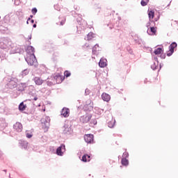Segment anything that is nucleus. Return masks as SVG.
I'll return each instance as SVG.
<instances>
[{
  "label": "nucleus",
  "mask_w": 178,
  "mask_h": 178,
  "mask_svg": "<svg viewBox=\"0 0 178 178\" xmlns=\"http://www.w3.org/2000/svg\"><path fill=\"white\" fill-rule=\"evenodd\" d=\"M25 60L27 62L28 65H30L31 66L35 67L38 65V63L37 62V58H35L34 54H28Z\"/></svg>",
  "instance_id": "f257e3e1"
},
{
  "label": "nucleus",
  "mask_w": 178,
  "mask_h": 178,
  "mask_svg": "<svg viewBox=\"0 0 178 178\" xmlns=\"http://www.w3.org/2000/svg\"><path fill=\"white\" fill-rule=\"evenodd\" d=\"M51 121V119L48 116H44L40 122L42 123V127L44 130H48L49 129V122Z\"/></svg>",
  "instance_id": "f03ea898"
},
{
  "label": "nucleus",
  "mask_w": 178,
  "mask_h": 178,
  "mask_svg": "<svg viewBox=\"0 0 178 178\" xmlns=\"http://www.w3.org/2000/svg\"><path fill=\"white\" fill-rule=\"evenodd\" d=\"M177 47V44L176 42H172L171 45L169 47V51L167 53L168 56H171V55L175 52V48Z\"/></svg>",
  "instance_id": "7ed1b4c3"
},
{
  "label": "nucleus",
  "mask_w": 178,
  "mask_h": 178,
  "mask_svg": "<svg viewBox=\"0 0 178 178\" xmlns=\"http://www.w3.org/2000/svg\"><path fill=\"white\" fill-rule=\"evenodd\" d=\"M84 140L86 143H88V144H91V143L94 141V135L92 134L85 135Z\"/></svg>",
  "instance_id": "20e7f679"
},
{
  "label": "nucleus",
  "mask_w": 178,
  "mask_h": 178,
  "mask_svg": "<svg viewBox=\"0 0 178 178\" xmlns=\"http://www.w3.org/2000/svg\"><path fill=\"white\" fill-rule=\"evenodd\" d=\"M90 119H91V115H83L81 117L80 122H81V123H88Z\"/></svg>",
  "instance_id": "39448f33"
},
{
  "label": "nucleus",
  "mask_w": 178,
  "mask_h": 178,
  "mask_svg": "<svg viewBox=\"0 0 178 178\" xmlns=\"http://www.w3.org/2000/svg\"><path fill=\"white\" fill-rule=\"evenodd\" d=\"M14 129H15L18 133H20L23 130V125L20 122H16L13 126Z\"/></svg>",
  "instance_id": "423d86ee"
},
{
  "label": "nucleus",
  "mask_w": 178,
  "mask_h": 178,
  "mask_svg": "<svg viewBox=\"0 0 178 178\" xmlns=\"http://www.w3.org/2000/svg\"><path fill=\"white\" fill-rule=\"evenodd\" d=\"M69 113H70V110L67 108H63L61 111V115L64 118H67L69 116Z\"/></svg>",
  "instance_id": "0eeeda50"
},
{
  "label": "nucleus",
  "mask_w": 178,
  "mask_h": 178,
  "mask_svg": "<svg viewBox=\"0 0 178 178\" xmlns=\"http://www.w3.org/2000/svg\"><path fill=\"white\" fill-rule=\"evenodd\" d=\"M99 47V46L98 44H95L92 49V54H93L92 58H95V56H97L99 54L98 50H97V49H98Z\"/></svg>",
  "instance_id": "6e6552de"
},
{
  "label": "nucleus",
  "mask_w": 178,
  "mask_h": 178,
  "mask_svg": "<svg viewBox=\"0 0 178 178\" xmlns=\"http://www.w3.org/2000/svg\"><path fill=\"white\" fill-rule=\"evenodd\" d=\"M63 149H65V145H61V146L58 147L56 149L57 155L62 156V155H63V152H62Z\"/></svg>",
  "instance_id": "1a4fd4ad"
},
{
  "label": "nucleus",
  "mask_w": 178,
  "mask_h": 178,
  "mask_svg": "<svg viewBox=\"0 0 178 178\" xmlns=\"http://www.w3.org/2000/svg\"><path fill=\"white\" fill-rule=\"evenodd\" d=\"M102 98L103 101H106V102H108V101L111 100V95L106 94V93H103L102 95Z\"/></svg>",
  "instance_id": "9d476101"
},
{
  "label": "nucleus",
  "mask_w": 178,
  "mask_h": 178,
  "mask_svg": "<svg viewBox=\"0 0 178 178\" xmlns=\"http://www.w3.org/2000/svg\"><path fill=\"white\" fill-rule=\"evenodd\" d=\"M106 59L105 58H102L100 59V61L99 63V67H106Z\"/></svg>",
  "instance_id": "9b49d317"
},
{
  "label": "nucleus",
  "mask_w": 178,
  "mask_h": 178,
  "mask_svg": "<svg viewBox=\"0 0 178 178\" xmlns=\"http://www.w3.org/2000/svg\"><path fill=\"white\" fill-rule=\"evenodd\" d=\"M34 81L37 86H41V84L44 83V81L41 79L40 77H35Z\"/></svg>",
  "instance_id": "f8f14e48"
},
{
  "label": "nucleus",
  "mask_w": 178,
  "mask_h": 178,
  "mask_svg": "<svg viewBox=\"0 0 178 178\" xmlns=\"http://www.w3.org/2000/svg\"><path fill=\"white\" fill-rule=\"evenodd\" d=\"M92 38H94V33L90 32L88 34L87 37L85 38V40H86L87 41H90V40H92Z\"/></svg>",
  "instance_id": "ddd939ff"
},
{
  "label": "nucleus",
  "mask_w": 178,
  "mask_h": 178,
  "mask_svg": "<svg viewBox=\"0 0 178 178\" xmlns=\"http://www.w3.org/2000/svg\"><path fill=\"white\" fill-rule=\"evenodd\" d=\"M27 55L28 54H34V47L29 46L26 49Z\"/></svg>",
  "instance_id": "4468645a"
},
{
  "label": "nucleus",
  "mask_w": 178,
  "mask_h": 178,
  "mask_svg": "<svg viewBox=\"0 0 178 178\" xmlns=\"http://www.w3.org/2000/svg\"><path fill=\"white\" fill-rule=\"evenodd\" d=\"M163 50L162 49V48H157L154 51L155 55H161V54L163 53Z\"/></svg>",
  "instance_id": "2eb2a0df"
},
{
  "label": "nucleus",
  "mask_w": 178,
  "mask_h": 178,
  "mask_svg": "<svg viewBox=\"0 0 178 178\" xmlns=\"http://www.w3.org/2000/svg\"><path fill=\"white\" fill-rule=\"evenodd\" d=\"M19 111H24L26 109V105H24V103L22 102L19 106Z\"/></svg>",
  "instance_id": "dca6fc26"
},
{
  "label": "nucleus",
  "mask_w": 178,
  "mask_h": 178,
  "mask_svg": "<svg viewBox=\"0 0 178 178\" xmlns=\"http://www.w3.org/2000/svg\"><path fill=\"white\" fill-rule=\"evenodd\" d=\"M122 164L124 165V166H127V165H129V160L126 159H122Z\"/></svg>",
  "instance_id": "f3484780"
},
{
  "label": "nucleus",
  "mask_w": 178,
  "mask_h": 178,
  "mask_svg": "<svg viewBox=\"0 0 178 178\" xmlns=\"http://www.w3.org/2000/svg\"><path fill=\"white\" fill-rule=\"evenodd\" d=\"M154 15L155 13H154V11L152 10L149 11L148 13L149 19H154Z\"/></svg>",
  "instance_id": "a211bd4d"
},
{
  "label": "nucleus",
  "mask_w": 178,
  "mask_h": 178,
  "mask_svg": "<svg viewBox=\"0 0 178 178\" xmlns=\"http://www.w3.org/2000/svg\"><path fill=\"white\" fill-rule=\"evenodd\" d=\"M30 72L29 70H24V71H22V76H27V74H29V73Z\"/></svg>",
  "instance_id": "6ab92c4d"
},
{
  "label": "nucleus",
  "mask_w": 178,
  "mask_h": 178,
  "mask_svg": "<svg viewBox=\"0 0 178 178\" xmlns=\"http://www.w3.org/2000/svg\"><path fill=\"white\" fill-rule=\"evenodd\" d=\"M87 158L90 159V156L88 155H83L82 157V161L83 162H87L88 160L87 159Z\"/></svg>",
  "instance_id": "aec40b11"
},
{
  "label": "nucleus",
  "mask_w": 178,
  "mask_h": 178,
  "mask_svg": "<svg viewBox=\"0 0 178 178\" xmlns=\"http://www.w3.org/2000/svg\"><path fill=\"white\" fill-rule=\"evenodd\" d=\"M115 120L114 121H111L110 122H108V127H110V129H112V127H113V126H115Z\"/></svg>",
  "instance_id": "412c9836"
},
{
  "label": "nucleus",
  "mask_w": 178,
  "mask_h": 178,
  "mask_svg": "<svg viewBox=\"0 0 178 178\" xmlns=\"http://www.w3.org/2000/svg\"><path fill=\"white\" fill-rule=\"evenodd\" d=\"M148 1L149 0H142L140 3L142 6H146L147 3H148Z\"/></svg>",
  "instance_id": "4be33fe9"
},
{
  "label": "nucleus",
  "mask_w": 178,
  "mask_h": 178,
  "mask_svg": "<svg viewBox=\"0 0 178 178\" xmlns=\"http://www.w3.org/2000/svg\"><path fill=\"white\" fill-rule=\"evenodd\" d=\"M28 143L26 141H23L22 142V147H24V148L26 149V148H27V145H28Z\"/></svg>",
  "instance_id": "5701e85b"
},
{
  "label": "nucleus",
  "mask_w": 178,
  "mask_h": 178,
  "mask_svg": "<svg viewBox=\"0 0 178 178\" xmlns=\"http://www.w3.org/2000/svg\"><path fill=\"white\" fill-rule=\"evenodd\" d=\"M70 72H69V71H65L64 72V75L65 76V77H70Z\"/></svg>",
  "instance_id": "b1692460"
},
{
  "label": "nucleus",
  "mask_w": 178,
  "mask_h": 178,
  "mask_svg": "<svg viewBox=\"0 0 178 178\" xmlns=\"http://www.w3.org/2000/svg\"><path fill=\"white\" fill-rule=\"evenodd\" d=\"M21 86H22V88L19 89V91H23V90H24V88H26L27 85L26 83H21Z\"/></svg>",
  "instance_id": "393cba45"
},
{
  "label": "nucleus",
  "mask_w": 178,
  "mask_h": 178,
  "mask_svg": "<svg viewBox=\"0 0 178 178\" xmlns=\"http://www.w3.org/2000/svg\"><path fill=\"white\" fill-rule=\"evenodd\" d=\"M150 31H151V33H153V34H155V33H156V29H155L154 27H151Z\"/></svg>",
  "instance_id": "a878e982"
},
{
  "label": "nucleus",
  "mask_w": 178,
  "mask_h": 178,
  "mask_svg": "<svg viewBox=\"0 0 178 178\" xmlns=\"http://www.w3.org/2000/svg\"><path fill=\"white\" fill-rule=\"evenodd\" d=\"M26 137H27V138H31V137H33V135L31 134L27 133L26 134Z\"/></svg>",
  "instance_id": "bb28decb"
},
{
  "label": "nucleus",
  "mask_w": 178,
  "mask_h": 178,
  "mask_svg": "<svg viewBox=\"0 0 178 178\" xmlns=\"http://www.w3.org/2000/svg\"><path fill=\"white\" fill-rule=\"evenodd\" d=\"M36 12H37V8H33V9H32V13H33V15H35Z\"/></svg>",
  "instance_id": "cd10ccee"
},
{
  "label": "nucleus",
  "mask_w": 178,
  "mask_h": 178,
  "mask_svg": "<svg viewBox=\"0 0 178 178\" xmlns=\"http://www.w3.org/2000/svg\"><path fill=\"white\" fill-rule=\"evenodd\" d=\"M54 79H60V76H56L55 77H54Z\"/></svg>",
  "instance_id": "c85d7f7f"
},
{
  "label": "nucleus",
  "mask_w": 178,
  "mask_h": 178,
  "mask_svg": "<svg viewBox=\"0 0 178 178\" xmlns=\"http://www.w3.org/2000/svg\"><path fill=\"white\" fill-rule=\"evenodd\" d=\"M93 124H97V120H93Z\"/></svg>",
  "instance_id": "c756f323"
},
{
  "label": "nucleus",
  "mask_w": 178,
  "mask_h": 178,
  "mask_svg": "<svg viewBox=\"0 0 178 178\" xmlns=\"http://www.w3.org/2000/svg\"><path fill=\"white\" fill-rule=\"evenodd\" d=\"M34 101H37L38 99V98H37L36 97L33 98Z\"/></svg>",
  "instance_id": "7c9ffc66"
},
{
  "label": "nucleus",
  "mask_w": 178,
  "mask_h": 178,
  "mask_svg": "<svg viewBox=\"0 0 178 178\" xmlns=\"http://www.w3.org/2000/svg\"><path fill=\"white\" fill-rule=\"evenodd\" d=\"M149 24H150V23L149 22V23H147V27H149Z\"/></svg>",
  "instance_id": "2f4dec72"
},
{
  "label": "nucleus",
  "mask_w": 178,
  "mask_h": 178,
  "mask_svg": "<svg viewBox=\"0 0 178 178\" xmlns=\"http://www.w3.org/2000/svg\"><path fill=\"white\" fill-rule=\"evenodd\" d=\"M33 27H34V29H35V27H37V24H33Z\"/></svg>",
  "instance_id": "473e14b6"
},
{
  "label": "nucleus",
  "mask_w": 178,
  "mask_h": 178,
  "mask_svg": "<svg viewBox=\"0 0 178 178\" xmlns=\"http://www.w3.org/2000/svg\"><path fill=\"white\" fill-rule=\"evenodd\" d=\"M2 155V152L0 150V156Z\"/></svg>",
  "instance_id": "72a5a7b5"
},
{
  "label": "nucleus",
  "mask_w": 178,
  "mask_h": 178,
  "mask_svg": "<svg viewBox=\"0 0 178 178\" xmlns=\"http://www.w3.org/2000/svg\"><path fill=\"white\" fill-rule=\"evenodd\" d=\"M31 23H34V19H32V20H31Z\"/></svg>",
  "instance_id": "f704fd0d"
},
{
  "label": "nucleus",
  "mask_w": 178,
  "mask_h": 178,
  "mask_svg": "<svg viewBox=\"0 0 178 178\" xmlns=\"http://www.w3.org/2000/svg\"><path fill=\"white\" fill-rule=\"evenodd\" d=\"M124 155H127V153H124Z\"/></svg>",
  "instance_id": "c9c22d12"
},
{
  "label": "nucleus",
  "mask_w": 178,
  "mask_h": 178,
  "mask_svg": "<svg viewBox=\"0 0 178 178\" xmlns=\"http://www.w3.org/2000/svg\"><path fill=\"white\" fill-rule=\"evenodd\" d=\"M30 17H31V18H33V15H31Z\"/></svg>",
  "instance_id": "e433bc0d"
},
{
  "label": "nucleus",
  "mask_w": 178,
  "mask_h": 178,
  "mask_svg": "<svg viewBox=\"0 0 178 178\" xmlns=\"http://www.w3.org/2000/svg\"><path fill=\"white\" fill-rule=\"evenodd\" d=\"M60 24H61V26H63V24L62 22H60Z\"/></svg>",
  "instance_id": "4c0bfd02"
},
{
  "label": "nucleus",
  "mask_w": 178,
  "mask_h": 178,
  "mask_svg": "<svg viewBox=\"0 0 178 178\" xmlns=\"http://www.w3.org/2000/svg\"><path fill=\"white\" fill-rule=\"evenodd\" d=\"M26 24H29V21L26 22Z\"/></svg>",
  "instance_id": "58836bf2"
},
{
  "label": "nucleus",
  "mask_w": 178,
  "mask_h": 178,
  "mask_svg": "<svg viewBox=\"0 0 178 178\" xmlns=\"http://www.w3.org/2000/svg\"><path fill=\"white\" fill-rule=\"evenodd\" d=\"M153 69H156V67H154Z\"/></svg>",
  "instance_id": "ea45409f"
},
{
  "label": "nucleus",
  "mask_w": 178,
  "mask_h": 178,
  "mask_svg": "<svg viewBox=\"0 0 178 178\" xmlns=\"http://www.w3.org/2000/svg\"><path fill=\"white\" fill-rule=\"evenodd\" d=\"M29 20H30V18H29L27 21L29 22Z\"/></svg>",
  "instance_id": "a19ab883"
}]
</instances>
